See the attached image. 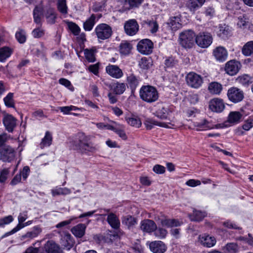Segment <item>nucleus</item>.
<instances>
[{
	"label": "nucleus",
	"mask_w": 253,
	"mask_h": 253,
	"mask_svg": "<svg viewBox=\"0 0 253 253\" xmlns=\"http://www.w3.org/2000/svg\"><path fill=\"white\" fill-rule=\"evenodd\" d=\"M143 22L148 26L151 33H155L158 31L159 25L156 21L147 20Z\"/></svg>",
	"instance_id": "8fccbe9b"
},
{
	"label": "nucleus",
	"mask_w": 253,
	"mask_h": 253,
	"mask_svg": "<svg viewBox=\"0 0 253 253\" xmlns=\"http://www.w3.org/2000/svg\"><path fill=\"white\" fill-rule=\"evenodd\" d=\"M157 107L158 109L154 113L155 115L161 119H167L169 115V109L162 104H158Z\"/></svg>",
	"instance_id": "a878e982"
},
{
	"label": "nucleus",
	"mask_w": 253,
	"mask_h": 253,
	"mask_svg": "<svg viewBox=\"0 0 253 253\" xmlns=\"http://www.w3.org/2000/svg\"><path fill=\"white\" fill-rule=\"evenodd\" d=\"M2 121L5 129L9 132H12L17 125L16 119L11 115L6 114Z\"/></svg>",
	"instance_id": "f8f14e48"
},
{
	"label": "nucleus",
	"mask_w": 253,
	"mask_h": 253,
	"mask_svg": "<svg viewBox=\"0 0 253 253\" xmlns=\"http://www.w3.org/2000/svg\"><path fill=\"white\" fill-rule=\"evenodd\" d=\"M96 16L92 14L85 22H84L83 28L85 31H90L96 23Z\"/></svg>",
	"instance_id": "473e14b6"
},
{
	"label": "nucleus",
	"mask_w": 253,
	"mask_h": 253,
	"mask_svg": "<svg viewBox=\"0 0 253 253\" xmlns=\"http://www.w3.org/2000/svg\"><path fill=\"white\" fill-rule=\"evenodd\" d=\"M151 59L146 57H143L139 62V66L143 70H147L152 66Z\"/></svg>",
	"instance_id": "09e8293b"
},
{
	"label": "nucleus",
	"mask_w": 253,
	"mask_h": 253,
	"mask_svg": "<svg viewBox=\"0 0 253 253\" xmlns=\"http://www.w3.org/2000/svg\"><path fill=\"white\" fill-rule=\"evenodd\" d=\"M206 216L205 212L194 210L192 214L189 215L190 219L192 221H200Z\"/></svg>",
	"instance_id": "79ce46f5"
},
{
	"label": "nucleus",
	"mask_w": 253,
	"mask_h": 253,
	"mask_svg": "<svg viewBox=\"0 0 253 253\" xmlns=\"http://www.w3.org/2000/svg\"><path fill=\"white\" fill-rule=\"evenodd\" d=\"M249 24L248 19L245 16H240L238 18L237 25L241 28L244 29L247 28Z\"/></svg>",
	"instance_id": "bf43d9fd"
},
{
	"label": "nucleus",
	"mask_w": 253,
	"mask_h": 253,
	"mask_svg": "<svg viewBox=\"0 0 253 253\" xmlns=\"http://www.w3.org/2000/svg\"><path fill=\"white\" fill-rule=\"evenodd\" d=\"M12 53V50L8 47L4 46L0 48V61L3 62Z\"/></svg>",
	"instance_id": "a19ab883"
},
{
	"label": "nucleus",
	"mask_w": 253,
	"mask_h": 253,
	"mask_svg": "<svg viewBox=\"0 0 253 253\" xmlns=\"http://www.w3.org/2000/svg\"><path fill=\"white\" fill-rule=\"evenodd\" d=\"M125 126L123 125L117 124V128L115 131L121 138L124 140L127 139V136L124 131Z\"/></svg>",
	"instance_id": "864d4df0"
},
{
	"label": "nucleus",
	"mask_w": 253,
	"mask_h": 253,
	"mask_svg": "<svg viewBox=\"0 0 253 253\" xmlns=\"http://www.w3.org/2000/svg\"><path fill=\"white\" fill-rule=\"evenodd\" d=\"M157 226L155 222L151 219H144L140 223V228L147 233H151L157 229Z\"/></svg>",
	"instance_id": "6ab92c4d"
},
{
	"label": "nucleus",
	"mask_w": 253,
	"mask_h": 253,
	"mask_svg": "<svg viewBox=\"0 0 253 253\" xmlns=\"http://www.w3.org/2000/svg\"><path fill=\"white\" fill-rule=\"evenodd\" d=\"M104 211L107 214V221L110 226L114 229H118L120 227V221L117 215L113 212H110L109 209H105Z\"/></svg>",
	"instance_id": "4468645a"
},
{
	"label": "nucleus",
	"mask_w": 253,
	"mask_h": 253,
	"mask_svg": "<svg viewBox=\"0 0 253 253\" xmlns=\"http://www.w3.org/2000/svg\"><path fill=\"white\" fill-rule=\"evenodd\" d=\"M139 95L141 99L148 103L155 102L159 97L156 88L150 85L142 86L140 89Z\"/></svg>",
	"instance_id": "f257e3e1"
},
{
	"label": "nucleus",
	"mask_w": 253,
	"mask_h": 253,
	"mask_svg": "<svg viewBox=\"0 0 253 253\" xmlns=\"http://www.w3.org/2000/svg\"><path fill=\"white\" fill-rule=\"evenodd\" d=\"M226 253H238L239 248L237 243H227L223 248Z\"/></svg>",
	"instance_id": "37998d69"
},
{
	"label": "nucleus",
	"mask_w": 253,
	"mask_h": 253,
	"mask_svg": "<svg viewBox=\"0 0 253 253\" xmlns=\"http://www.w3.org/2000/svg\"><path fill=\"white\" fill-rule=\"evenodd\" d=\"M198 130H203L209 129H212L214 127L218 128L220 127V125H214L208 120L204 119L201 122L197 123L195 125Z\"/></svg>",
	"instance_id": "4be33fe9"
},
{
	"label": "nucleus",
	"mask_w": 253,
	"mask_h": 253,
	"mask_svg": "<svg viewBox=\"0 0 253 253\" xmlns=\"http://www.w3.org/2000/svg\"><path fill=\"white\" fill-rule=\"evenodd\" d=\"M143 1V0H126L125 2H128L129 4V7L127 8V9L129 10L139 7Z\"/></svg>",
	"instance_id": "052dcab7"
},
{
	"label": "nucleus",
	"mask_w": 253,
	"mask_h": 253,
	"mask_svg": "<svg viewBox=\"0 0 253 253\" xmlns=\"http://www.w3.org/2000/svg\"><path fill=\"white\" fill-rule=\"evenodd\" d=\"M27 214L26 212H24L23 213H20V214L18 216V219L19 223L9 233V234H14L15 232L19 231L21 228L25 227L24 224H22V223L25 221L26 219L27 218Z\"/></svg>",
	"instance_id": "7c9ffc66"
},
{
	"label": "nucleus",
	"mask_w": 253,
	"mask_h": 253,
	"mask_svg": "<svg viewBox=\"0 0 253 253\" xmlns=\"http://www.w3.org/2000/svg\"><path fill=\"white\" fill-rule=\"evenodd\" d=\"M46 17L47 19L48 22L53 24L55 22V19L56 18L55 12L53 11L52 9H49L47 11V15H46Z\"/></svg>",
	"instance_id": "0e129e2a"
},
{
	"label": "nucleus",
	"mask_w": 253,
	"mask_h": 253,
	"mask_svg": "<svg viewBox=\"0 0 253 253\" xmlns=\"http://www.w3.org/2000/svg\"><path fill=\"white\" fill-rule=\"evenodd\" d=\"M227 95L228 99L234 103L240 102L244 98L243 91L236 87H231L229 88Z\"/></svg>",
	"instance_id": "20e7f679"
},
{
	"label": "nucleus",
	"mask_w": 253,
	"mask_h": 253,
	"mask_svg": "<svg viewBox=\"0 0 253 253\" xmlns=\"http://www.w3.org/2000/svg\"><path fill=\"white\" fill-rule=\"evenodd\" d=\"M44 30L41 28H36L32 32L33 37L35 38H40L44 35Z\"/></svg>",
	"instance_id": "e2e57ef3"
},
{
	"label": "nucleus",
	"mask_w": 253,
	"mask_h": 253,
	"mask_svg": "<svg viewBox=\"0 0 253 253\" xmlns=\"http://www.w3.org/2000/svg\"><path fill=\"white\" fill-rule=\"evenodd\" d=\"M177 63V61L173 57H169L166 59L165 64L167 67H172Z\"/></svg>",
	"instance_id": "774afa93"
},
{
	"label": "nucleus",
	"mask_w": 253,
	"mask_h": 253,
	"mask_svg": "<svg viewBox=\"0 0 253 253\" xmlns=\"http://www.w3.org/2000/svg\"><path fill=\"white\" fill-rule=\"evenodd\" d=\"M86 226L84 224L80 223L74 226L71 229L72 233L77 237H82L84 233Z\"/></svg>",
	"instance_id": "2f4dec72"
},
{
	"label": "nucleus",
	"mask_w": 253,
	"mask_h": 253,
	"mask_svg": "<svg viewBox=\"0 0 253 253\" xmlns=\"http://www.w3.org/2000/svg\"><path fill=\"white\" fill-rule=\"evenodd\" d=\"M59 109L60 110L61 112H62L64 114H69L70 112L72 111H77L79 110V108L74 106H64V107H60Z\"/></svg>",
	"instance_id": "680f3d73"
},
{
	"label": "nucleus",
	"mask_w": 253,
	"mask_h": 253,
	"mask_svg": "<svg viewBox=\"0 0 253 253\" xmlns=\"http://www.w3.org/2000/svg\"><path fill=\"white\" fill-rule=\"evenodd\" d=\"M195 38V34L193 31L185 30L180 34V43L185 48H191L194 44Z\"/></svg>",
	"instance_id": "f03ea898"
},
{
	"label": "nucleus",
	"mask_w": 253,
	"mask_h": 253,
	"mask_svg": "<svg viewBox=\"0 0 253 253\" xmlns=\"http://www.w3.org/2000/svg\"><path fill=\"white\" fill-rule=\"evenodd\" d=\"M44 248L47 253H63L59 246L52 241H47Z\"/></svg>",
	"instance_id": "bb28decb"
},
{
	"label": "nucleus",
	"mask_w": 253,
	"mask_h": 253,
	"mask_svg": "<svg viewBox=\"0 0 253 253\" xmlns=\"http://www.w3.org/2000/svg\"><path fill=\"white\" fill-rule=\"evenodd\" d=\"M187 84L194 88H198L201 86L203 81L201 76L194 72H190L186 77Z\"/></svg>",
	"instance_id": "0eeeda50"
},
{
	"label": "nucleus",
	"mask_w": 253,
	"mask_h": 253,
	"mask_svg": "<svg viewBox=\"0 0 253 253\" xmlns=\"http://www.w3.org/2000/svg\"><path fill=\"white\" fill-rule=\"evenodd\" d=\"M195 42L202 48L209 47L212 42V37L208 32H201L197 35Z\"/></svg>",
	"instance_id": "423d86ee"
},
{
	"label": "nucleus",
	"mask_w": 253,
	"mask_h": 253,
	"mask_svg": "<svg viewBox=\"0 0 253 253\" xmlns=\"http://www.w3.org/2000/svg\"><path fill=\"white\" fill-rule=\"evenodd\" d=\"M96 52L95 48L90 49L86 48L84 50V54L86 59L89 62H93L95 61V54Z\"/></svg>",
	"instance_id": "4c0bfd02"
},
{
	"label": "nucleus",
	"mask_w": 253,
	"mask_h": 253,
	"mask_svg": "<svg viewBox=\"0 0 253 253\" xmlns=\"http://www.w3.org/2000/svg\"><path fill=\"white\" fill-rule=\"evenodd\" d=\"M213 54L215 59L220 62L226 60L228 55L226 49L222 46L216 47L213 50Z\"/></svg>",
	"instance_id": "412c9836"
},
{
	"label": "nucleus",
	"mask_w": 253,
	"mask_h": 253,
	"mask_svg": "<svg viewBox=\"0 0 253 253\" xmlns=\"http://www.w3.org/2000/svg\"><path fill=\"white\" fill-rule=\"evenodd\" d=\"M42 15V10L41 8L36 7L34 9L33 15L34 22L37 24L41 23V16Z\"/></svg>",
	"instance_id": "4d7b16f0"
},
{
	"label": "nucleus",
	"mask_w": 253,
	"mask_h": 253,
	"mask_svg": "<svg viewBox=\"0 0 253 253\" xmlns=\"http://www.w3.org/2000/svg\"><path fill=\"white\" fill-rule=\"evenodd\" d=\"M127 123L130 126L138 128L141 126V122L138 118H126Z\"/></svg>",
	"instance_id": "603ef678"
},
{
	"label": "nucleus",
	"mask_w": 253,
	"mask_h": 253,
	"mask_svg": "<svg viewBox=\"0 0 253 253\" xmlns=\"http://www.w3.org/2000/svg\"><path fill=\"white\" fill-rule=\"evenodd\" d=\"M104 84L108 86L113 92L117 95L123 94L126 89V84L124 83L116 82L111 84L104 82Z\"/></svg>",
	"instance_id": "a211bd4d"
},
{
	"label": "nucleus",
	"mask_w": 253,
	"mask_h": 253,
	"mask_svg": "<svg viewBox=\"0 0 253 253\" xmlns=\"http://www.w3.org/2000/svg\"><path fill=\"white\" fill-rule=\"evenodd\" d=\"M206 0H188L186 6L193 13L201 7L205 2Z\"/></svg>",
	"instance_id": "5701e85b"
},
{
	"label": "nucleus",
	"mask_w": 253,
	"mask_h": 253,
	"mask_svg": "<svg viewBox=\"0 0 253 253\" xmlns=\"http://www.w3.org/2000/svg\"><path fill=\"white\" fill-rule=\"evenodd\" d=\"M209 108L213 112L220 113L224 109L225 105L222 99L215 98L210 101Z\"/></svg>",
	"instance_id": "dca6fc26"
},
{
	"label": "nucleus",
	"mask_w": 253,
	"mask_h": 253,
	"mask_svg": "<svg viewBox=\"0 0 253 253\" xmlns=\"http://www.w3.org/2000/svg\"><path fill=\"white\" fill-rule=\"evenodd\" d=\"M13 220L11 215H8L0 219V227H3L5 225L11 223Z\"/></svg>",
	"instance_id": "69168bd1"
},
{
	"label": "nucleus",
	"mask_w": 253,
	"mask_h": 253,
	"mask_svg": "<svg viewBox=\"0 0 253 253\" xmlns=\"http://www.w3.org/2000/svg\"><path fill=\"white\" fill-rule=\"evenodd\" d=\"M15 37L20 43H24L26 41V32L22 29H20L15 34Z\"/></svg>",
	"instance_id": "6e6d98bb"
},
{
	"label": "nucleus",
	"mask_w": 253,
	"mask_h": 253,
	"mask_svg": "<svg viewBox=\"0 0 253 253\" xmlns=\"http://www.w3.org/2000/svg\"><path fill=\"white\" fill-rule=\"evenodd\" d=\"M144 125L146 127L147 129H151L154 127L155 126H158L163 127H168V125L165 123L159 122L154 119L147 118L145 120Z\"/></svg>",
	"instance_id": "cd10ccee"
},
{
	"label": "nucleus",
	"mask_w": 253,
	"mask_h": 253,
	"mask_svg": "<svg viewBox=\"0 0 253 253\" xmlns=\"http://www.w3.org/2000/svg\"><path fill=\"white\" fill-rule=\"evenodd\" d=\"M71 193L70 189L67 188H61L56 187L51 190V194L53 196H56L59 195H68Z\"/></svg>",
	"instance_id": "58836bf2"
},
{
	"label": "nucleus",
	"mask_w": 253,
	"mask_h": 253,
	"mask_svg": "<svg viewBox=\"0 0 253 253\" xmlns=\"http://www.w3.org/2000/svg\"><path fill=\"white\" fill-rule=\"evenodd\" d=\"M154 219L156 221L160 222L162 226L168 228L177 227L182 223L177 219L168 218L162 213L160 215H155Z\"/></svg>",
	"instance_id": "6e6552de"
},
{
	"label": "nucleus",
	"mask_w": 253,
	"mask_h": 253,
	"mask_svg": "<svg viewBox=\"0 0 253 253\" xmlns=\"http://www.w3.org/2000/svg\"><path fill=\"white\" fill-rule=\"evenodd\" d=\"M208 89L212 94H219L222 90V86L217 82H212L210 84Z\"/></svg>",
	"instance_id": "e433bc0d"
},
{
	"label": "nucleus",
	"mask_w": 253,
	"mask_h": 253,
	"mask_svg": "<svg viewBox=\"0 0 253 253\" xmlns=\"http://www.w3.org/2000/svg\"><path fill=\"white\" fill-rule=\"evenodd\" d=\"M131 49L132 45L126 41L122 42L120 45V52L122 54H128L130 52Z\"/></svg>",
	"instance_id": "c03bdc74"
},
{
	"label": "nucleus",
	"mask_w": 253,
	"mask_h": 253,
	"mask_svg": "<svg viewBox=\"0 0 253 253\" xmlns=\"http://www.w3.org/2000/svg\"><path fill=\"white\" fill-rule=\"evenodd\" d=\"M52 141V134L48 131H46L44 137L42 139L40 147L43 148L46 146H49Z\"/></svg>",
	"instance_id": "ea45409f"
},
{
	"label": "nucleus",
	"mask_w": 253,
	"mask_h": 253,
	"mask_svg": "<svg viewBox=\"0 0 253 253\" xmlns=\"http://www.w3.org/2000/svg\"><path fill=\"white\" fill-rule=\"evenodd\" d=\"M122 223L130 228L133 226L136 223V219L134 217L127 215L123 217Z\"/></svg>",
	"instance_id": "a18cd8bd"
},
{
	"label": "nucleus",
	"mask_w": 253,
	"mask_h": 253,
	"mask_svg": "<svg viewBox=\"0 0 253 253\" xmlns=\"http://www.w3.org/2000/svg\"><path fill=\"white\" fill-rule=\"evenodd\" d=\"M253 127V120L252 119H248L245 121L242 125V128L246 131L249 130Z\"/></svg>",
	"instance_id": "338daca9"
},
{
	"label": "nucleus",
	"mask_w": 253,
	"mask_h": 253,
	"mask_svg": "<svg viewBox=\"0 0 253 253\" xmlns=\"http://www.w3.org/2000/svg\"><path fill=\"white\" fill-rule=\"evenodd\" d=\"M42 228L39 226H34L30 231L21 236V241H29L38 237L42 232Z\"/></svg>",
	"instance_id": "f3484780"
},
{
	"label": "nucleus",
	"mask_w": 253,
	"mask_h": 253,
	"mask_svg": "<svg viewBox=\"0 0 253 253\" xmlns=\"http://www.w3.org/2000/svg\"><path fill=\"white\" fill-rule=\"evenodd\" d=\"M240 63L236 60H230L226 63L225 67L226 72L231 75H236L239 71Z\"/></svg>",
	"instance_id": "2eb2a0df"
},
{
	"label": "nucleus",
	"mask_w": 253,
	"mask_h": 253,
	"mask_svg": "<svg viewBox=\"0 0 253 253\" xmlns=\"http://www.w3.org/2000/svg\"><path fill=\"white\" fill-rule=\"evenodd\" d=\"M180 21L181 20L179 16H173L169 18L168 24L169 27H170L172 31H176L182 27V24L180 23Z\"/></svg>",
	"instance_id": "c85d7f7f"
},
{
	"label": "nucleus",
	"mask_w": 253,
	"mask_h": 253,
	"mask_svg": "<svg viewBox=\"0 0 253 253\" xmlns=\"http://www.w3.org/2000/svg\"><path fill=\"white\" fill-rule=\"evenodd\" d=\"M90 137L86 135L84 133L79 132L76 136L75 139L73 142L74 149L79 150L80 152L83 149L85 143L90 140Z\"/></svg>",
	"instance_id": "1a4fd4ad"
},
{
	"label": "nucleus",
	"mask_w": 253,
	"mask_h": 253,
	"mask_svg": "<svg viewBox=\"0 0 253 253\" xmlns=\"http://www.w3.org/2000/svg\"><path fill=\"white\" fill-rule=\"evenodd\" d=\"M150 250L154 253H164L166 251V246L161 241L152 242L149 244Z\"/></svg>",
	"instance_id": "aec40b11"
},
{
	"label": "nucleus",
	"mask_w": 253,
	"mask_h": 253,
	"mask_svg": "<svg viewBox=\"0 0 253 253\" xmlns=\"http://www.w3.org/2000/svg\"><path fill=\"white\" fill-rule=\"evenodd\" d=\"M242 53L245 56H250L253 54V41L248 42L243 46Z\"/></svg>",
	"instance_id": "49530a36"
},
{
	"label": "nucleus",
	"mask_w": 253,
	"mask_h": 253,
	"mask_svg": "<svg viewBox=\"0 0 253 253\" xmlns=\"http://www.w3.org/2000/svg\"><path fill=\"white\" fill-rule=\"evenodd\" d=\"M13 94L9 93L3 99L5 105L8 107H14V102L13 99Z\"/></svg>",
	"instance_id": "13d9d810"
},
{
	"label": "nucleus",
	"mask_w": 253,
	"mask_h": 253,
	"mask_svg": "<svg viewBox=\"0 0 253 253\" xmlns=\"http://www.w3.org/2000/svg\"><path fill=\"white\" fill-rule=\"evenodd\" d=\"M199 240L201 243L205 247L211 248L215 245L216 239L214 237L204 235L200 236Z\"/></svg>",
	"instance_id": "b1692460"
},
{
	"label": "nucleus",
	"mask_w": 253,
	"mask_h": 253,
	"mask_svg": "<svg viewBox=\"0 0 253 253\" xmlns=\"http://www.w3.org/2000/svg\"><path fill=\"white\" fill-rule=\"evenodd\" d=\"M126 82L131 90H134L139 84V78L131 74L127 77Z\"/></svg>",
	"instance_id": "c9c22d12"
},
{
	"label": "nucleus",
	"mask_w": 253,
	"mask_h": 253,
	"mask_svg": "<svg viewBox=\"0 0 253 253\" xmlns=\"http://www.w3.org/2000/svg\"><path fill=\"white\" fill-rule=\"evenodd\" d=\"M106 73L111 77L119 79L124 76V73L119 66L115 65L109 64L106 67Z\"/></svg>",
	"instance_id": "ddd939ff"
},
{
	"label": "nucleus",
	"mask_w": 253,
	"mask_h": 253,
	"mask_svg": "<svg viewBox=\"0 0 253 253\" xmlns=\"http://www.w3.org/2000/svg\"><path fill=\"white\" fill-rule=\"evenodd\" d=\"M99 147L97 145L94 144L90 140L87 141L84 146L83 149L81 151V153L86 154L88 152L94 153L98 150Z\"/></svg>",
	"instance_id": "72a5a7b5"
},
{
	"label": "nucleus",
	"mask_w": 253,
	"mask_h": 253,
	"mask_svg": "<svg viewBox=\"0 0 253 253\" xmlns=\"http://www.w3.org/2000/svg\"><path fill=\"white\" fill-rule=\"evenodd\" d=\"M57 9L62 14H67L68 13V7L66 4V0H58Z\"/></svg>",
	"instance_id": "de8ad7c7"
},
{
	"label": "nucleus",
	"mask_w": 253,
	"mask_h": 253,
	"mask_svg": "<svg viewBox=\"0 0 253 253\" xmlns=\"http://www.w3.org/2000/svg\"><path fill=\"white\" fill-rule=\"evenodd\" d=\"M238 82L245 86H248L252 83V78L247 75H244L238 77Z\"/></svg>",
	"instance_id": "3c124183"
},
{
	"label": "nucleus",
	"mask_w": 253,
	"mask_h": 253,
	"mask_svg": "<svg viewBox=\"0 0 253 253\" xmlns=\"http://www.w3.org/2000/svg\"><path fill=\"white\" fill-rule=\"evenodd\" d=\"M125 33L129 36L135 35L139 30V25L135 19L126 21L124 25Z\"/></svg>",
	"instance_id": "9b49d317"
},
{
	"label": "nucleus",
	"mask_w": 253,
	"mask_h": 253,
	"mask_svg": "<svg viewBox=\"0 0 253 253\" xmlns=\"http://www.w3.org/2000/svg\"><path fill=\"white\" fill-rule=\"evenodd\" d=\"M15 155L14 149L9 145L0 149V160L3 162H11L15 159Z\"/></svg>",
	"instance_id": "39448f33"
},
{
	"label": "nucleus",
	"mask_w": 253,
	"mask_h": 253,
	"mask_svg": "<svg viewBox=\"0 0 253 253\" xmlns=\"http://www.w3.org/2000/svg\"><path fill=\"white\" fill-rule=\"evenodd\" d=\"M61 244L65 249L68 250L72 248L74 245V241L71 235L69 233L65 234L62 236Z\"/></svg>",
	"instance_id": "393cba45"
},
{
	"label": "nucleus",
	"mask_w": 253,
	"mask_h": 253,
	"mask_svg": "<svg viewBox=\"0 0 253 253\" xmlns=\"http://www.w3.org/2000/svg\"><path fill=\"white\" fill-rule=\"evenodd\" d=\"M153 48V43L149 39H143L137 43L138 51L143 54L148 55L152 53Z\"/></svg>",
	"instance_id": "9d476101"
},
{
	"label": "nucleus",
	"mask_w": 253,
	"mask_h": 253,
	"mask_svg": "<svg viewBox=\"0 0 253 253\" xmlns=\"http://www.w3.org/2000/svg\"><path fill=\"white\" fill-rule=\"evenodd\" d=\"M94 31L97 38L101 40L109 39L112 34L111 27L105 23L98 25L95 27Z\"/></svg>",
	"instance_id": "7ed1b4c3"
},
{
	"label": "nucleus",
	"mask_w": 253,
	"mask_h": 253,
	"mask_svg": "<svg viewBox=\"0 0 253 253\" xmlns=\"http://www.w3.org/2000/svg\"><path fill=\"white\" fill-rule=\"evenodd\" d=\"M231 30L227 25L225 24L220 25L219 27V30L217 32V35L222 39H226L230 36Z\"/></svg>",
	"instance_id": "f704fd0d"
},
{
	"label": "nucleus",
	"mask_w": 253,
	"mask_h": 253,
	"mask_svg": "<svg viewBox=\"0 0 253 253\" xmlns=\"http://www.w3.org/2000/svg\"><path fill=\"white\" fill-rule=\"evenodd\" d=\"M243 117V114L238 111L231 112L228 117V122L233 124L239 123Z\"/></svg>",
	"instance_id": "c756f323"
},
{
	"label": "nucleus",
	"mask_w": 253,
	"mask_h": 253,
	"mask_svg": "<svg viewBox=\"0 0 253 253\" xmlns=\"http://www.w3.org/2000/svg\"><path fill=\"white\" fill-rule=\"evenodd\" d=\"M69 29L72 31L73 34L77 36L79 34L81 29L75 23L67 21L66 22Z\"/></svg>",
	"instance_id": "5fc2aeb1"
}]
</instances>
